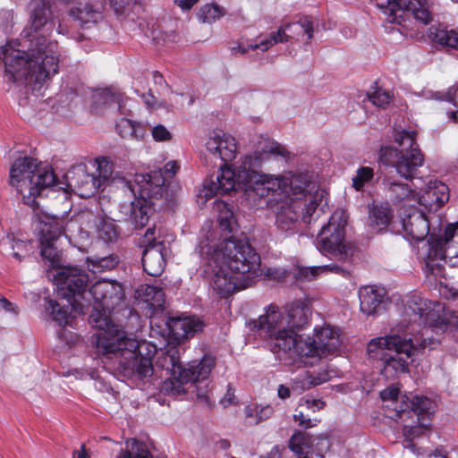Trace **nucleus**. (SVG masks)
<instances>
[{"label": "nucleus", "mask_w": 458, "mask_h": 458, "mask_svg": "<svg viewBox=\"0 0 458 458\" xmlns=\"http://www.w3.org/2000/svg\"><path fill=\"white\" fill-rule=\"evenodd\" d=\"M114 332L95 334L92 342L98 352L109 360H114L120 371L129 379H144L154 373L152 357L155 350L148 343H139L127 337L121 328Z\"/></svg>", "instance_id": "obj_1"}, {"label": "nucleus", "mask_w": 458, "mask_h": 458, "mask_svg": "<svg viewBox=\"0 0 458 458\" xmlns=\"http://www.w3.org/2000/svg\"><path fill=\"white\" fill-rule=\"evenodd\" d=\"M247 200L254 206L265 204L275 212L276 228L285 234L298 232L301 220L311 223V217L318 212V203L310 200L309 204L285 199V194L280 190L276 181L256 183L247 190Z\"/></svg>", "instance_id": "obj_2"}, {"label": "nucleus", "mask_w": 458, "mask_h": 458, "mask_svg": "<svg viewBox=\"0 0 458 458\" xmlns=\"http://www.w3.org/2000/svg\"><path fill=\"white\" fill-rule=\"evenodd\" d=\"M288 155V151L276 141L268 138H261L257 142L253 154L245 156L235 170L226 165L219 167L220 172L216 174V179L211 178L209 182L204 183L199 197H204L207 201L216 194H227L238 187L244 191L247 198V190L252 184V180L247 178L245 182L240 178V175L244 174L243 172L259 174L257 169L261 167L264 163L273 157H287Z\"/></svg>", "instance_id": "obj_3"}, {"label": "nucleus", "mask_w": 458, "mask_h": 458, "mask_svg": "<svg viewBox=\"0 0 458 458\" xmlns=\"http://www.w3.org/2000/svg\"><path fill=\"white\" fill-rule=\"evenodd\" d=\"M397 331H407V334L382 361L381 374L386 379H393L398 374L408 372L409 365L417 352L427 348L433 350L440 344L439 339L422 337L415 325L405 317V312Z\"/></svg>", "instance_id": "obj_4"}, {"label": "nucleus", "mask_w": 458, "mask_h": 458, "mask_svg": "<svg viewBox=\"0 0 458 458\" xmlns=\"http://www.w3.org/2000/svg\"><path fill=\"white\" fill-rule=\"evenodd\" d=\"M405 317L417 327L422 337H432L448 330L458 333V313L445 312L443 304L419 295L411 296L404 306Z\"/></svg>", "instance_id": "obj_5"}, {"label": "nucleus", "mask_w": 458, "mask_h": 458, "mask_svg": "<svg viewBox=\"0 0 458 458\" xmlns=\"http://www.w3.org/2000/svg\"><path fill=\"white\" fill-rule=\"evenodd\" d=\"M10 184L22 196L24 204L35 208L36 198L55 184V175L51 168L40 167L36 159L23 157L11 165Z\"/></svg>", "instance_id": "obj_6"}, {"label": "nucleus", "mask_w": 458, "mask_h": 458, "mask_svg": "<svg viewBox=\"0 0 458 458\" xmlns=\"http://www.w3.org/2000/svg\"><path fill=\"white\" fill-rule=\"evenodd\" d=\"M316 339L300 335L294 340L284 335L278 338V344L284 350H293V354L305 366H312L321 358L336 352L342 344L339 331L330 326L315 329Z\"/></svg>", "instance_id": "obj_7"}, {"label": "nucleus", "mask_w": 458, "mask_h": 458, "mask_svg": "<svg viewBox=\"0 0 458 458\" xmlns=\"http://www.w3.org/2000/svg\"><path fill=\"white\" fill-rule=\"evenodd\" d=\"M207 255H211L213 266L220 261L232 272L249 280L258 276L260 257L246 240L225 239L216 247H208Z\"/></svg>", "instance_id": "obj_8"}, {"label": "nucleus", "mask_w": 458, "mask_h": 458, "mask_svg": "<svg viewBox=\"0 0 458 458\" xmlns=\"http://www.w3.org/2000/svg\"><path fill=\"white\" fill-rule=\"evenodd\" d=\"M394 141L402 148L383 147L379 152L381 163L394 168L395 173L405 180L411 181L422 166L424 157L416 142V133L412 131H395Z\"/></svg>", "instance_id": "obj_9"}, {"label": "nucleus", "mask_w": 458, "mask_h": 458, "mask_svg": "<svg viewBox=\"0 0 458 458\" xmlns=\"http://www.w3.org/2000/svg\"><path fill=\"white\" fill-rule=\"evenodd\" d=\"M89 294L93 299V310L89 321L92 327L98 330L97 334L120 328L113 323L110 314L123 301V285L114 280H98L90 287Z\"/></svg>", "instance_id": "obj_10"}, {"label": "nucleus", "mask_w": 458, "mask_h": 458, "mask_svg": "<svg viewBox=\"0 0 458 458\" xmlns=\"http://www.w3.org/2000/svg\"><path fill=\"white\" fill-rule=\"evenodd\" d=\"M458 229V223L449 225L445 230L444 237L436 242H429L427 255L424 259L423 273L429 284H436L446 277L445 265L450 267H458V254L448 256L444 246L453 239L455 230Z\"/></svg>", "instance_id": "obj_11"}, {"label": "nucleus", "mask_w": 458, "mask_h": 458, "mask_svg": "<svg viewBox=\"0 0 458 458\" xmlns=\"http://www.w3.org/2000/svg\"><path fill=\"white\" fill-rule=\"evenodd\" d=\"M348 223V214L344 209H336L330 216L327 224L320 229L317 239V249L324 255H329L338 259L347 257L345 242V227Z\"/></svg>", "instance_id": "obj_12"}, {"label": "nucleus", "mask_w": 458, "mask_h": 458, "mask_svg": "<svg viewBox=\"0 0 458 458\" xmlns=\"http://www.w3.org/2000/svg\"><path fill=\"white\" fill-rule=\"evenodd\" d=\"M377 5L390 23L400 24L404 16L411 13L422 24L432 21V14L425 0H377Z\"/></svg>", "instance_id": "obj_13"}, {"label": "nucleus", "mask_w": 458, "mask_h": 458, "mask_svg": "<svg viewBox=\"0 0 458 458\" xmlns=\"http://www.w3.org/2000/svg\"><path fill=\"white\" fill-rule=\"evenodd\" d=\"M121 188L131 191L135 197H143L147 199H159L167 191L165 178L161 170H154L146 174H136L133 182L125 178L121 179Z\"/></svg>", "instance_id": "obj_14"}, {"label": "nucleus", "mask_w": 458, "mask_h": 458, "mask_svg": "<svg viewBox=\"0 0 458 458\" xmlns=\"http://www.w3.org/2000/svg\"><path fill=\"white\" fill-rule=\"evenodd\" d=\"M207 259L205 272L211 275L210 284L218 295L225 298L237 290L248 287L250 280L244 276L232 272L220 261L213 266L211 255H208Z\"/></svg>", "instance_id": "obj_15"}, {"label": "nucleus", "mask_w": 458, "mask_h": 458, "mask_svg": "<svg viewBox=\"0 0 458 458\" xmlns=\"http://www.w3.org/2000/svg\"><path fill=\"white\" fill-rule=\"evenodd\" d=\"M253 328L263 331L270 337L274 338V344L278 348L279 352L290 353L293 355V350H284L278 344V338H285L284 335L296 340L300 335L288 330L286 327L285 316L282 314L276 306L270 305L267 312L250 323Z\"/></svg>", "instance_id": "obj_16"}, {"label": "nucleus", "mask_w": 458, "mask_h": 458, "mask_svg": "<svg viewBox=\"0 0 458 458\" xmlns=\"http://www.w3.org/2000/svg\"><path fill=\"white\" fill-rule=\"evenodd\" d=\"M88 281L87 273L77 267H62L55 276L58 294L71 305L78 302L77 296L84 293Z\"/></svg>", "instance_id": "obj_17"}, {"label": "nucleus", "mask_w": 458, "mask_h": 458, "mask_svg": "<svg viewBox=\"0 0 458 458\" xmlns=\"http://www.w3.org/2000/svg\"><path fill=\"white\" fill-rule=\"evenodd\" d=\"M206 159L214 166L222 167L236 157L235 139L223 131H214L206 141Z\"/></svg>", "instance_id": "obj_18"}, {"label": "nucleus", "mask_w": 458, "mask_h": 458, "mask_svg": "<svg viewBox=\"0 0 458 458\" xmlns=\"http://www.w3.org/2000/svg\"><path fill=\"white\" fill-rule=\"evenodd\" d=\"M143 242L145 244L141 259L143 269L151 276H159L165 267L168 249L163 241H157L156 227L147 230Z\"/></svg>", "instance_id": "obj_19"}, {"label": "nucleus", "mask_w": 458, "mask_h": 458, "mask_svg": "<svg viewBox=\"0 0 458 458\" xmlns=\"http://www.w3.org/2000/svg\"><path fill=\"white\" fill-rule=\"evenodd\" d=\"M243 173L244 174L240 175V178L245 182L247 178H249V180H252V184H250V186H256V183L259 182L263 183L270 181H276L280 183V190H282V191L286 195L285 199L302 202L301 198L305 195L308 187V181L305 176L299 174L293 175L291 178H284L272 177L270 175L261 174Z\"/></svg>", "instance_id": "obj_20"}, {"label": "nucleus", "mask_w": 458, "mask_h": 458, "mask_svg": "<svg viewBox=\"0 0 458 458\" xmlns=\"http://www.w3.org/2000/svg\"><path fill=\"white\" fill-rule=\"evenodd\" d=\"M67 186L81 198H89L100 188L95 174L87 171L86 165L72 166L66 174Z\"/></svg>", "instance_id": "obj_21"}, {"label": "nucleus", "mask_w": 458, "mask_h": 458, "mask_svg": "<svg viewBox=\"0 0 458 458\" xmlns=\"http://www.w3.org/2000/svg\"><path fill=\"white\" fill-rule=\"evenodd\" d=\"M72 224V222H70ZM69 223H65L64 219L52 217L48 223H46L41 229V256L55 263L58 259V250L55 246V242L64 233L66 235V228Z\"/></svg>", "instance_id": "obj_22"}, {"label": "nucleus", "mask_w": 458, "mask_h": 458, "mask_svg": "<svg viewBox=\"0 0 458 458\" xmlns=\"http://www.w3.org/2000/svg\"><path fill=\"white\" fill-rule=\"evenodd\" d=\"M450 198L448 186L437 180L428 182L425 190L418 195V204L424 206L428 211H437Z\"/></svg>", "instance_id": "obj_23"}, {"label": "nucleus", "mask_w": 458, "mask_h": 458, "mask_svg": "<svg viewBox=\"0 0 458 458\" xmlns=\"http://www.w3.org/2000/svg\"><path fill=\"white\" fill-rule=\"evenodd\" d=\"M400 408L394 406L395 417L404 420V417L411 418L416 415L417 418H425L424 415H430L435 411L436 403L426 396L415 395L412 399L403 397Z\"/></svg>", "instance_id": "obj_24"}, {"label": "nucleus", "mask_w": 458, "mask_h": 458, "mask_svg": "<svg viewBox=\"0 0 458 458\" xmlns=\"http://www.w3.org/2000/svg\"><path fill=\"white\" fill-rule=\"evenodd\" d=\"M167 326L174 338L183 341L202 331L204 323L195 316L170 318Z\"/></svg>", "instance_id": "obj_25"}, {"label": "nucleus", "mask_w": 458, "mask_h": 458, "mask_svg": "<svg viewBox=\"0 0 458 458\" xmlns=\"http://www.w3.org/2000/svg\"><path fill=\"white\" fill-rule=\"evenodd\" d=\"M404 235L417 242L424 240L429 232V224L425 215L412 210L400 220Z\"/></svg>", "instance_id": "obj_26"}, {"label": "nucleus", "mask_w": 458, "mask_h": 458, "mask_svg": "<svg viewBox=\"0 0 458 458\" xmlns=\"http://www.w3.org/2000/svg\"><path fill=\"white\" fill-rule=\"evenodd\" d=\"M153 210L151 200L136 196L129 206L123 207V212L128 216L129 221L136 229L148 224Z\"/></svg>", "instance_id": "obj_27"}, {"label": "nucleus", "mask_w": 458, "mask_h": 458, "mask_svg": "<svg viewBox=\"0 0 458 458\" xmlns=\"http://www.w3.org/2000/svg\"><path fill=\"white\" fill-rule=\"evenodd\" d=\"M285 320L288 330H300L310 322V310L303 301H294L285 306Z\"/></svg>", "instance_id": "obj_28"}, {"label": "nucleus", "mask_w": 458, "mask_h": 458, "mask_svg": "<svg viewBox=\"0 0 458 458\" xmlns=\"http://www.w3.org/2000/svg\"><path fill=\"white\" fill-rule=\"evenodd\" d=\"M215 366V359L210 355H205L200 360H193L187 368H182L180 381L187 383L190 381L199 382L208 377Z\"/></svg>", "instance_id": "obj_29"}, {"label": "nucleus", "mask_w": 458, "mask_h": 458, "mask_svg": "<svg viewBox=\"0 0 458 458\" xmlns=\"http://www.w3.org/2000/svg\"><path fill=\"white\" fill-rule=\"evenodd\" d=\"M402 338L403 336L393 334L384 337L371 339L367 347L369 358L382 362L389 352L398 345Z\"/></svg>", "instance_id": "obj_30"}, {"label": "nucleus", "mask_w": 458, "mask_h": 458, "mask_svg": "<svg viewBox=\"0 0 458 458\" xmlns=\"http://www.w3.org/2000/svg\"><path fill=\"white\" fill-rule=\"evenodd\" d=\"M384 292L375 285H365L359 290L360 308L366 315H374L383 301Z\"/></svg>", "instance_id": "obj_31"}, {"label": "nucleus", "mask_w": 458, "mask_h": 458, "mask_svg": "<svg viewBox=\"0 0 458 458\" xmlns=\"http://www.w3.org/2000/svg\"><path fill=\"white\" fill-rule=\"evenodd\" d=\"M156 366L165 371V374L168 376L167 378L173 377L180 381L182 366L180 362L179 352L177 349L170 348L165 352L161 351L159 353H157Z\"/></svg>", "instance_id": "obj_32"}, {"label": "nucleus", "mask_w": 458, "mask_h": 458, "mask_svg": "<svg viewBox=\"0 0 458 458\" xmlns=\"http://www.w3.org/2000/svg\"><path fill=\"white\" fill-rule=\"evenodd\" d=\"M369 226L380 233L386 229L393 219V210L388 203L373 204L369 212Z\"/></svg>", "instance_id": "obj_33"}, {"label": "nucleus", "mask_w": 458, "mask_h": 458, "mask_svg": "<svg viewBox=\"0 0 458 458\" xmlns=\"http://www.w3.org/2000/svg\"><path fill=\"white\" fill-rule=\"evenodd\" d=\"M94 101L99 106L106 107L116 106L121 114L128 115L129 110L126 108L128 98H124L123 94L115 89H104L94 95Z\"/></svg>", "instance_id": "obj_34"}, {"label": "nucleus", "mask_w": 458, "mask_h": 458, "mask_svg": "<svg viewBox=\"0 0 458 458\" xmlns=\"http://www.w3.org/2000/svg\"><path fill=\"white\" fill-rule=\"evenodd\" d=\"M387 191L392 201L395 204H406L410 202L418 203V193H416L407 183L397 182L388 179L386 181Z\"/></svg>", "instance_id": "obj_35"}, {"label": "nucleus", "mask_w": 458, "mask_h": 458, "mask_svg": "<svg viewBox=\"0 0 458 458\" xmlns=\"http://www.w3.org/2000/svg\"><path fill=\"white\" fill-rule=\"evenodd\" d=\"M70 15L77 21L82 28H88V25L98 23L103 19L100 7H94L90 4H80L76 8L70 11Z\"/></svg>", "instance_id": "obj_36"}, {"label": "nucleus", "mask_w": 458, "mask_h": 458, "mask_svg": "<svg viewBox=\"0 0 458 458\" xmlns=\"http://www.w3.org/2000/svg\"><path fill=\"white\" fill-rule=\"evenodd\" d=\"M142 301L153 311L162 310L165 304V293L161 285L145 284L138 291Z\"/></svg>", "instance_id": "obj_37"}, {"label": "nucleus", "mask_w": 458, "mask_h": 458, "mask_svg": "<svg viewBox=\"0 0 458 458\" xmlns=\"http://www.w3.org/2000/svg\"><path fill=\"white\" fill-rule=\"evenodd\" d=\"M417 425L404 426L403 428V446L413 453H416V445L413 444V440L428 432L430 426L428 418H417Z\"/></svg>", "instance_id": "obj_38"}, {"label": "nucleus", "mask_w": 458, "mask_h": 458, "mask_svg": "<svg viewBox=\"0 0 458 458\" xmlns=\"http://www.w3.org/2000/svg\"><path fill=\"white\" fill-rule=\"evenodd\" d=\"M289 30H291V26L285 23L280 26L276 31L270 33L267 38L262 39L255 45H250V47L267 51L276 44L286 43L294 38L293 35L289 34Z\"/></svg>", "instance_id": "obj_39"}, {"label": "nucleus", "mask_w": 458, "mask_h": 458, "mask_svg": "<svg viewBox=\"0 0 458 458\" xmlns=\"http://www.w3.org/2000/svg\"><path fill=\"white\" fill-rule=\"evenodd\" d=\"M116 131L122 138L131 140H142L145 135L144 127L129 118H122L116 123Z\"/></svg>", "instance_id": "obj_40"}, {"label": "nucleus", "mask_w": 458, "mask_h": 458, "mask_svg": "<svg viewBox=\"0 0 458 458\" xmlns=\"http://www.w3.org/2000/svg\"><path fill=\"white\" fill-rule=\"evenodd\" d=\"M312 445V437L306 432H296L289 440V448L298 458H310L309 453Z\"/></svg>", "instance_id": "obj_41"}, {"label": "nucleus", "mask_w": 458, "mask_h": 458, "mask_svg": "<svg viewBox=\"0 0 458 458\" xmlns=\"http://www.w3.org/2000/svg\"><path fill=\"white\" fill-rule=\"evenodd\" d=\"M95 164L97 165V174L95 176L100 182V186L105 182H117L121 185V179L123 177L117 175L113 176V164L107 157H98L95 160Z\"/></svg>", "instance_id": "obj_42"}, {"label": "nucleus", "mask_w": 458, "mask_h": 458, "mask_svg": "<svg viewBox=\"0 0 458 458\" xmlns=\"http://www.w3.org/2000/svg\"><path fill=\"white\" fill-rule=\"evenodd\" d=\"M430 35L437 44L458 50V31L443 28H431Z\"/></svg>", "instance_id": "obj_43"}, {"label": "nucleus", "mask_w": 458, "mask_h": 458, "mask_svg": "<svg viewBox=\"0 0 458 458\" xmlns=\"http://www.w3.org/2000/svg\"><path fill=\"white\" fill-rule=\"evenodd\" d=\"M88 267L93 273H101L114 269L119 263L118 256L110 254L105 257L95 256L87 259Z\"/></svg>", "instance_id": "obj_44"}, {"label": "nucleus", "mask_w": 458, "mask_h": 458, "mask_svg": "<svg viewBox=\"0 0 458 458\" xmlns=\"http://www.w3.org/2000/svg\"><path fill=\"white\" fill-rule=\"evenodd\" d=\"M46 310L49 313L52 319L56 321L59 325H64L67 323L68 316L70 314V306H72L77 310L76 303L74 305L61 306L57 301L46 298Z\"/></svg>", "instance_id": "obj_45"}, {"label": "nucleus", "mask_w": 458, "mask_h": 458, "mask_svg": "<svg viewBox=\"0 0 458 458\" xmlns=\"http://www.w3.org/2000/svg\"><path fill=\"white\" fill-rule=\"evenodd\" d=\"M7 243L11 245L13 250V257L18 261H22L33 249L31 241H23L18 239L14 233H8L6 236Z\"/></svg>", "instance_id": "obj_46"}, {"label": "nucleus", "mask_w": 458, "mask_h": 458, "mask_svg": "<svg viewBox=\"0 0 458 458\" xmlns=\"http://www.w3.org/2000/svg\"><path fill=\"white\" fill-rule=\"evenodd\" d=\"M214 208L219 211L218 222L220 227L225 231L233 232L234 230L235 220L233 211L228 205L222 200L216 199Z\"/></svg>", "instance_id": "obj_47"}, {"label": "nucleus", "mask_w": 458, "mask_h": 458, "mask_svg": "<svg viewBox=\"0 0 458 458\" xmlns=\"http://www.w3.org/2000/svg\"><path fill=\"white\" fill-rule=\"evenodd\" d=\"M225 14L223 7L216 4H204L198 13V19L202 23H213Z\"/></svg>", "instance_id": "obj_48"}, {"label": "nucleus", "mask_w": 458, "mask_h": 458, "mask_svg": "<svg viewBox=\"0 0 458 458\" xmlns=\"http://www.w3.org/2000/svg\"><path fill=\"white\" fill-rule=\"evenodd\" d=\"M96 233L98 238L106 243L114 242L118 237L114 224L101 218L96 224Z\"/></svg>", "instance_id": "obj_49"}, {"label": "nucleus", "mask_w": 458, "mask_h": 458, "mask_svg": "<svg viewBox=\"0 0 458 458\" xmlns=\"http://www.w3.org/2000/svg\"><path fill=\"white\" fill-rule=\"evenodd\" d=\"M380 397L384 403L389 402V404H386V407L393 410L395 412L394 406H398L402 404L401 401L403 397H408L407 395H400V391L397 387L390 386L380 393ZM392 419L397 420L395 417V413L394 415H390Z\"/></svg>", "instance_id": "obj_50"}, {"label": "nucleus", "mask_w": 458, "mask_h": 458, "mask_svg": "<svg viewBox=\"0 0 458 458\" xmlns=\"http://www.w3.org/2000/svg\"><path fill=\"white\" fill-rule=\"evenodd\" d=\"M288 25L291 26V30H289V34L293 35L294 38L298 39L299 37H303L304 35H306L307 41L309 42L313 38V26L310 21H309L308 19H304L302 21L293 23L288 22Z\"/></svg>", "instance_id": "obj_51"}, {"label": "nucleus", "mask_w": 458, "mask_h": 458, "mask_svg": "<svg viewBox=\"0 0 458 458\" xmlns=\"http://www.w3.org/2000/svg\"><path fill=\"white\" fill-rule=\"evenodd\" d=\"M117 458H152V456L143 443L132 439L131 450L122 451Z\"/></svg>", "instance_id": "obj_52"}, {"label": "nucleus", "mask_w": 458, "mask_h": 458, "mask_svg": "<svg viewBox=\"0 0 458 458\" xmlns=\"http://www.w3.org/2000/svg\"><path fill=\"white\" fill-rule=\"evenodd\" d=\"M374 177V171L369 166L360 167L352 178V187L356 191H361L364 185L369 182Z\"/></svg>", "instance_id": "obj_53"}, {"label": "nucleus", "mask_w": 458, "mask_h": 458, "mask_svg": "<svg viewBox=\"0 0 458 458\" xmlns=\"http://www.w3.org/2000/svg\"><path fill=\"white\" fill-rule=\"evenodd\" d=\"M369 101L376 106L386 108L392 101L393 96L386 90L377 89L368 95Z\"/></svg>", "instance_id": "obj_54"}, {"label": "nucleus", "mask_w": 458, "mask_h": 458, "mask_svg": "<svg viewBox=\"0 0 458 458\" xmlns=\"http://www.w3.org/2000/svg\"><path fill=\"white\" fill-rule=\"evenodd\" d=\"M458 91V84H454L448 88L445 92H435L433 97L438 100L447 101L453 104L454 106H458V97L456 98V92Z\"/></svg>", "instance_id": "obj_55"}, {"label": "nucleus", "mask_w": 458, "mask_h": 458, "mask_svg": "<svg viewBox=\"0 0 458 458\" xmlns=\"http://www.w3.org/2000/svg\"><path fill=\"white\" fill-rule=\"evenodd\" d=\"M325 381L324 378H321L318 376H313L310 372H307L302 378H298L294 381V384H301L300 389L306 390L310 389L312 386H318Z\"/></svg>", "instance_id": "obj_56"}, {"label": "nucleus", "mask_w": 458, "mask_h": 458, "mask_svg": "<svg viewBox=\"0 0 458 458\" xmlns=\"http://www.w3.org/2000/svg\"><path fill=\"white\" fill-rule=\"evenodd\" d=\"M318 274V266L311 267H301L295 269L294 277L297 280L311 281L315 279Z\"/></svg>", "instance_id": "obj_57"}, {"label": "nucleus", "mask_w": 458, "mask_h": 458, "mask_svg": "<svg viewBox=\"0 0 458 458\" xmlns=\"http://www.w3.org/2000/svg\"><path fill=\"white\" fill-rule=\"evenodd\" d=\"M151 134L156 141H167L172 139V133L163 124L155 125L151 129Z\"/></svg>", "instance_id": "obj_58"}, {"label": "nucleus", "mask_w": 458, "mask_h": 458, "mask_svg": "<svg viewBox=\"0 0 458 458\" xmlns=\"http://www.w3.org/2000/svg\"><path fill=\"white\" fill-rule=\"evenodd\" d=\"M134 0H109V5L117 15H122L125 13L127 6H129Z\"/></svg>", "instance_id": "obj_59"}, {"label": "nucleus", "mask_w": 458, "mask_h": 458, "mask_svg": "<svg viewBox=\"0 0 458 458\" xmlns=\"http://www.w3.org/2000/svg\"><path fill=\"white\" fill-rule=\"evenodd\" d=\"M179 166L175 161L167 162L162 169L163 175L165 178V183L168 185V180L172 179L177 173Z\"/></svg>", "instance_id": "obj_60"}, {"label": "nucleus", "mask_w": 458, "mask_h": 458, "mask_svg": "<svg viewBox=\"0 0 458 458\" xmlns=\"http://www.w3.org/2000/svg\"><path fill=\"white\" fill-rule=\"evenodd\" d=\"M293 420L297 422L301 427L305 428H309L317 425L318 420H312L310 418H306L301 411H298L293 415Z\"/></svg>", "instance_id": "obj_61"}, {"label": "nucleus", "mask_w": 458, "mask_h": 458, "mask_svg": "<svg viewBox=\"0 0 458 458\" xmlns=\"http://www.w3.org/2000/svg\"><path fill=\"white\" fill-rule=\"evenodd\" d=\"M304 403H301L300 406L305 405L308 409H310L312 411H319L324 408L325 403L320 399H305L303 400Z\"/></svg>", "instance_id": "obj_62"}, {"label": "nucleus", "mask_w": 458, "mask_h": 458, "mask_svg": "<svg viewBox=\"0 0 458 458\" xmlns=\"http://www.w3.org/2000/svg\"><path fill=\"white\" fill-rule=\"evenodd\" d=\"M234 401H235L234 390L231 387L230 385H228L227 392L225 393L224 397L220 400V403L225 407H227V406L234 403Z\"/></svg>", "instance_id": "obj_63"}, {"label": "nucleus", "mask_w": 458, "mask_h": 458, "mask_svg": "<svg viewBox=\"0 0 458 458\" xmlns=\"http://www.w3.org/2000/svg\"><path fill=\"white\" fill-rule=\"evenodd\" d=\"M284 450L283 446L275 445L270 452L266 455H261L259 458H281L282 452Z\"/></svg>", "instance_id": "obj_64"}]
</instances>
